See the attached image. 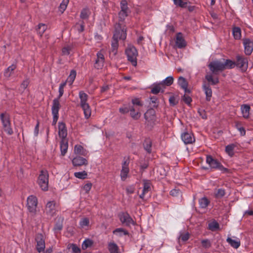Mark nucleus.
Returning <instances> with one entry per match:
<instances>
[{"label":"nucleus","mask_w":253,"mask_h":253,"mask_svg":"<svg viewBox=\"0 0 253 253\" xmlns=\"http://www.w3.org/2000/svg\"><path fill=\"white\" fill-rule=\"evenodd\" d=\"M93 242L89 239H86L83 243L82 248L83 250H86L87 248L92 246Z\"/></svg>","instance_id":"42"},{"label":"nucleus","mask_w":253,"mask_h":253,"mask_svg":"<svg viewBox=\"0 0 253 253\" xmlns=\"http://www.w3.org/2000/svg\"><path fill=\"white\" fill-rule=\"evenodd\" d=\"M104 56L103 54L98 52L97 53V58L95 60L94 67L97 69H101L104 66Z\"/></svg>","instance_id":"17"},{"label":"nucleus","mask_w":253,"mask_h":253,"mask_svg":"<svg viewBox=\"0 0 253 253\" xmlns=\"http://www.w3.org/2000/svg\"><path fill=\"white\" fill-rule=\"evenodd\" d=\"M72 163L75 167H79L83 165L86 166L87 165L88 162L86 159L78 156L73 159Z\"/></svg>","instance_id":"21"},{"label":"nucleus","mask_w":253,"mask_h":253,"mask_svg":"<svg viewBox=\"0 0 253 253\" xmlns=\"http://www.w3.org/2000/svg\"><path fill=\"white\" fill-rule=\"evenodd\" d=\"M178 84L182 88H186L188 87V82L186 80L182 77H179L178 79Z\"/></svg>","instance_id":"38"},{"label":"nucleus","mask_w":253,"mask_h":253,"mask_svg":"<svg viewBox=\"0 0 253 253\" xmlns=\"http://www.w3.org/2000/svg\"><path fill=\"white\" fill-rule=\"evenodd\" d=\"M235 145L234 144H229L226 146L225 151L231 157L234 155V149Z\"/></svg>","instance_id":"45"},{"label":"nucleus","mask_w":253,"mask_h":253,"mask_svg":"<svg viewBox=\"0 0 253 253\" xmlns=\"http://www.w3.org/2000/svg\"><path fill=\"white\" fill-rule=\"evenodd\" d=\"M56 203L55 201H49L47 202L45 207L46 213L50 216H53L56 213Z\"/></svg>","instance_id":"15"},{"label":"nucleus","mask_w":253,"mask_h":253,"mask_svg":"<svg viewBox=\"0 0 253 253\" xmlns=\"http://www.w3.org/2000/svg\"><path fill=\"white\" fill-rule=\"evenodd\" d=\"M60 103L56 99L53 100V104L51 108L52 114L53 115L52 126H55L58 119V112L60 109Z\"/></svg>","instance_id":"10"},{"label":"nucleus","mask_w":253,"mask_h":253,"mask_svg":"<svg viewBox=\"0 0 253 253\" xmlns=\"http://www.w3.org/2000/svg\"><path fill=\"white\" fill-rule=\"evenodd\" d=\"M118 41L119 40L118 39L112 38L111 51L113 53L114 55H116L117 53L119 46Z\"/></svg>","instance_id":"30"},{"label":"nucleus","mask_w":253,"mask_h":253,"mask_svg":"<svg viewBox=\"0 0 253 253\" xmlns=\"http://www.w3.org/2000/svg\"><path fill=\"white\" fill-rule=\"evenodd\" d=\"M61 155L64 156L67 153L68 148V143L67 139H61L60 143Z\"/></svg>","instance_id":"24"},{"label":"nucleus","mask_w":253,"mask_h":253,"mask_svg":"<svg viewBox=\"0 0 253 253\" xmlns=\"http://www.w3.org/2000/svg\"><path fill=\"white\" fill-rule=\"evenodd\" d=\"M63 221L62 220L58 219L54 227L53 230L55 233L59 232L63 228Z\"/></svg>","instance_id":"44"},{"label":"nucleus","mask_w":253,"mask_h":253,"mask_svg":"<svg viewBox=\"0 0 253 253\" xmlns=\"http://www.w3.org/2000/svg\"><path fill=\"white\" fill-rule=\"evenodd\" d=\"M0 119L4 131L9 135L12 134L13 131L11 126L9 115L6 113H1L0 115Z\"/></svg>","instance_id":"5"},{"label":"nucleus","mask_w":253,"mask_h":253,"mask_svg":"<svg viewBox=\"0 0 253 253\" xmlns=\"http://www.w3.org/2000/svg\"><path fill=\"white\" fill-rule=\"evenodd\" d=\"M92 185L91 182H88L83 186L82 189L85 191V193H88L91 189Z\"/></svg>","instance_id":"61"},{"label":"nucleus","mask_w":253,"mask_h":253,"mask_svg":"<svg viewBox=\"0 0 253 253\" xmlns=\"http://www.w3.org/2000/svg\"><path fill=\"white\" fill-rule=\"evenodd\" d=\"M89 224V220L87 217L82 218L80 221V225L81 227L84 228V227H88Z\"/></svg>","instance_id":"52"},{"label":"nucleus","mask_w":253,"mask_h":253,"mask_svg":"<svg viewBox=\"0 0 253 253\" xmlns=\"http://www.w3.org/2000/svg\"><path fill=\"white\" fill-rule=\"evenodd\" d=\"M129 171V169L128 168H125L124 167H122L121 171V178L123 181H125L127 177V174Z\"/></svg>","instance_id":"36"},{"label":"nucleus","mask_w":253,"mask_h":253,"mask_svg":"<svg viewBox=\"0 0 253 253\" xmlns=\"http://www.w3.org/2000/svg\"><path fill=\"white\" fill-rule=\"evenodd\" d=\"M225 195V190L222 188L218 189L215 193V197L216 198H222Z\"/></svg>","instance_id":"54"},{"label":"nucleus","mask_w":253,"mask_h":253,"mask_svg":"<svg viewBox=\"0 0 253 253\" xmlns=\"http://www.w3.org/2000/svg\"><path fill=\"white\" fill-rule=\"evenodd\" d=\"M236 66L239 68L242 71L245 72L248 67V60L243 56L238 55L236 56Z\"/></svg>","instance_id":"8"},{"label":"nucleus","mask_w":253,"mask_h":253,"mask_svg":"<svg viewBox=\"0 0 253 253\" xmlns=\"http://www.w3.org/2000/svg\"><path fill=\"white\" fill-rule=\"evenodd\" d=\"M210 70L214 74L218 71H222L224 70L223 63L219 61H214L211 62L208 65Z\"/></svg>","instance_id":"11"},{"label":"nucleus","mask_w":253,"mask_h":253,"mask_svg":"<svg viewBox=\"0 0 253 253\" xmlns=\"http://www.w3.org/2000/svg\"><path fill=\"white\" fill-rule=\"evenodd\" d=\"M58 135L61 139H66L67 129L65 123L63 122L58 123Z\"/></svg>","instance_id":"16"},{"label":"nucleus","mask_w":253,"mask_h":253,"mask_svg":"<svg viewBox=\"0 0 253 253\" xmlns=\"http://www.w3.org/2000/svg\"><path fill=\"white\" fill-rule=\"evenodd\" d=\"M181 137L185 144H192L195 141L193 134L188 132H185L181 134Z\"/></svg>","instance_id":"19"},{"label":"nucleus","mask_w":253,"mask_h":253,"mask_svg":"<svg viewBox=\"0 0 253 253\" xmlns=\"http://www.w3.org/2000/svg\"><path fill=\"white\" fill-rule=\"evenodd\" d=\"M161 85V84H160V83L159 84L154 85L151 89V92L153 94H157L161 91L162 92H163L164 91V90L163 89H161V88L160 86Z\"/></svg>","instance_id":"47"},{"label":"nucleus","mask_w":253,"mask_h":253,"mask_svg":"<svg viewBox=\"0 0 253 253\" xmlns=\"http://www.w3.org/2000/svg\"><path fill=\"white\" fill-rule=\"evenodd\" d=\"M202 246L206 249L210 248L211 247V243L209 239L203 240L201 241Z\"/></svg>","instance_id":"60"},{"label":"nucleus","mask_w":253,"mask_h":253,"mask_svg":"<svg viewBox=\"0 0 253 253\" xmlns=\"http://www.w3.org/2000/svg\"><path fill=\"white\" fill-rule=\"evenodd\" d=\"M145 120L150 124L154 123L156 120V112L153 108L148 109L144 114Z\"/></svg>","instance_id":"13"},{"label":"nucleus","mask_w":253,"mask_h":253,"mask_svg":"<svg viewBox=\"0 0 253 253\" xmlns=\"http://www.w3.org/2000/svg\"><path fill=\"white\" fill-rule=\"evenodd\" d=\"M68 248L72 249V253H81V252L80 248L75 244H69Z\"/></svg>","instance_id":"51"},{"label":"nucleus","mask_w":253,"mask_h":253,"mask_svg":"<svg viewBox=\"0 0 253 253\" xmlns=\"http://www.w3.org/2000/svg\"><path fill=\"white\" fill-rule=\"evenodd\" d=\"M79 97L80 105L84 111V117L86 119H88L91 116V111L89 104L86 102L88 95L85 93L81 91L79 93Z\"/></svg>","instance_id":"2"},{"label":"nucleus","mask_w":253,"mask_h":253,"mask_svg":"<svg viewBox=\"0 0 253 253\" xmlns=\"http://www.w3.org/2000/svg\"><path fill=\"white\" fill-rule=\"evenodd\" d=\"M202 88L206 95V100L207 101H210L211 99V97L212 96V90L210 86V84H208L206 82H204V83L202 85Z\"/></svg>","instance_id":"20"},{"label":"nucleus","mask_w":253,"mask_h":253,"mask_svg":"<svg viewBox=\"0 0 253 253\" xmlns=\"http://www.w3.org/2000/svg\"><path fill=\"white\" fill-rule=\"evenodd\" d=\"M175 44L179 48H182L186 46V42L183 38L182 33L179 32L176 34Z\"/></svg>","instance_id":"18"},{"label":"nucleus","mask_w":253,"mask_h":253,"mask_svg":"<svg viewBox=\"0 0 253 253\" xmlns=\"http://www.w3.org/2000/svg\"><path fill=\"white\" fill-rule=\"evenodd\" d=\"M224 69H232L236 66L235 61H233L230 59H226L225 62L223 63Z\"/></svg>","instance_id":"39"},{"label":"nucleus","mask_w":253,"mask_h":253,"mask_svg":"<svg viewBox=\"0 0 253 253\" xmlns=\"http://www.w3.org/2000/svg\"><path fill=\"white\" fill-rule=\"evenodd\" d=\"M173 2L177 6L182 8L187 7L188 4V2L186 0H173Z\"/></svg>","instance_id":"41"},{"label":"nucleus","mask_w":253,"mask_h":253,"mask_svg":"<svg viewBox=\"0 0 253 253\" xmlns=\"http://www.w3.org/2000/svg\"><path fill=\"white\" fill-rule=\"evenodd\" d=\"M35 241L37 243L36 249L39 253H44L45 249V241L43 235L38 233L35 237Z\"/></svg>","instance_id":"9"},{"label":"nucleus","mask_w":253,"mask_h":253,"mask_svg":"<svg viewBox=\"0 0 253 253\" xmlns=\"http://www.w3.org/2000/svg\"><path fill=\"white\" fill-rule=\"evenodd\" d=\"M72 49V46L68 45L64 47L62 49V54L64 55H68L70 54V51Z\"/></svg>","instance_id":"58"},{"label":"nucleus","mask_w":253,"mask_h":253,"mask_svg":"<svg viewBox=\"0 0 253 253\" xmlns=\"http://www.w3.org/2000/svg\"><path fill=\"white\" fill-rule=\"evenodd\" d=\"M119 19L115 25V31L113 39L125 40L126 37V28L124 17H118Z\"/></svg>","instance_id":"1"},{"label":"nucleus","mask_w":253,"mask_h":253,"mask_svg":"<svg viewBox=\"0 0 253 253\" xmlns=\"http://www.w3.org/2000/svg\"><path fill=\"white\" fill-rule=\"evenodd\" d=\"M16 68V65L12 64L7 68L4 72V76L6 78H9L12 75L14 70Z\"/></svg>","instance_id":"31"},{"label":"nucleus","mask_w":253,"mask_h":253,"mask_svg":"<svg viewBox=\"0 0 253 253\" xmlns=\"http://www.w3.org/2000/svg\"><path fill=\"white\" fill-rule=\"evenodd\" d=\"M151 183L149 180H143V188L142 193L139 195V197L144 199L145 195L151 190Z\"/></svg>","instance_id":"22"},{"label":"nucleus","mask_w":253,"mask_h":253,"mask_svg":"<svg viewBox=\"0 0 253 253\" xmlns=\"http://www.w3.org/2000/svg\"><path fill=\"white\" fill-rule=\"evenodd\" d=\"M113 234L118 235L119 236H122L123 235H128V231L122 228L116 229L113 231Z\"/></svg>","instance_id":"43"},{"label":"nucleus","mask_w":253,"mask_h":253,"mask_svg":"<svg viewBox=\"0 0 253 253\" xmlns=\"http://www.w3.org/2000/svg\"><path fill=\"white\" fill-rule=\"evenodd\" d=\"M84 22L83 20L79 21L75 25V28L80 33L84 31Z\"/></svg>","instance_id":"49"},{"label":"nucleus","mask_w":253,"mask_h":253,"mask_svg":"<svg viewBox=\"0 0 253 253\" xmlns=\"http://www.w3.org/2000/svg\"><path fill=\"white\" fill-rule=\"evenodd\" d=\"M74 175L78 178L84 179L86 178L87 173L85 171H83L81 172H75Z\"/></svg>","instance_id":"48"},{"label":"nucleus","mask_w":253,"mask_h":253,"mask_svg":"<svg viewBox=\"0 0 253 253\" xmlns=\"http://www.w3.org/2000/svg\"><path fill=\"white\" fill-rule=\"evenodd\" d=\"M173 80L174 79L172 76H169L162 81L160 83V84H161L162 85H164L166 86H170L173 84Z\"/></svg>","instance_id":"37"},{"label":"nucleus","mask_w":253,"mask_h":253,"mask_svg":"<svg viewBox=\"0 0 253 253\" xmlns=\"http://www.w3.org/2000/svg\"><path fill=\"white\" fill-rule=\"evenodd\" d=\"M226 241L230 245L235 249L238 248L241 244L240 241L239 239L233 240L230 237H228L226 239Z\"/></svg>","instance_id":"29"},{"label":"nucleus","mask_w":253,"mask_h":253,"mask_svg":"<svg viewBox=\"0 0 253 253\" xmlns=\"http://www.w3.org/2000/svg\"><path fill=\"white\" fill-rule=\"evenodd\" d=\"M250 106L248 104H243L241 106L243 117L245 119L249 118L250 116Z\"/></svg>","instance_id":"26"},{"label":"nucleus","mask_w":253,"mask_h":253,"mask_svg":"<svg viewBox=\"0 0 253 253\" xmlns=\"http://www.w3.org/2000/svg\"><path fill=\"white\" fill-rule=\"evenodd\" d=\"M189 237H190V234L188 232H186L185 233H181L178 238V242L180 243V239L183 242H186L189 239Z\"/></svg>","instance_id":"53"},{"label":"nucleus","mask_w":253,"mask_h":253,"mask_svg":"<svg viewBox=\"0 0 253 253\" xmlns=\"http://www.w3.org/2000/svg\"><path fill=\"white\" fill-rule=\"evenodd\" d=\"M206 162L211 169H218L223 173L229 172V170L228 169L224 168L221 163L217 159H214L211 155L207 156Z\"/></svg>","instance_id":"3"},{"label":"nucleus","mask_w":253,"mask_h":253,"mask_svg":"<svg viewBox=\"0 0 253 253\" xmlns=\"http://www.w3.org/2000/svg\"><path fill=\"white\" fill-rule=\"evenodd\" d=\"M210 203V201L206 197H203L199 200L200 206L201 208L203 209L206 208Z\"/></svg>","instance_id":"40"},{"label":"nucleus","mask_w":253,"mask_h":253,"mask_svg":"<svg viewBox=\"0 0 253 253\" xmlns=\"http://www.w3.org/2000/svg\"><path fill=\"white\" fill-rule=\"evenodd\" d=\"M120 220L121 222L126 226L134 224V221L129 214L127 212H122L119 215Z\"/></svg>","instance_id":"12"},{"label":"nucleus","mask_w":253,"mask_h":253,"mask_svg":"<svg viewBox=\"0 0 253 253\" xmlns=\"http://www.w3.org/2000/svg\"><path fill=\"white\" fill-rule=\"evenodd\" d=\"M169 102L170 106H174L178 103V100L176 99V97L172 95L169 97Z\"/></svg>","instance_id":"57"},{"label":"nucleus","mask_w":253,"mask_h":253,"mask_svg":"<svg viewBox=\"0 0 253 253\" xmlns=\"http://www.w3.org/2000/svg\"><path fill=\"white\" fill-rule=\"evenodd\" d=\"M76 76V72L74 70H71L69 76H68L67 80L65 81L67 83H69L70 85H71L74 82Z\"/></svg>","instance_id":"34"},{"label":"nucleus","mask_w":253,"mask_h":253,"mask_svg":"<svg viewBox=\"0 0 253 253\" xmlns=\"http://www.w3.org/2000/svg\"><path fill=\"white\" fill-rule=\"evenodd\" d=\"M243 41L245 54L247 55H251L253 51V41L249 39H244Z\"/></svg>","instance_id":"14"},{"label":"nucleus","mask_w":253,"mask_h":253,"mask_svg":"<svg viewBox=\"0 0 253 253\" xmlns=\"http://www.w3.org/2000/svg\"><path fill=\"white\" fill-rule=\"evenodd\" d=\"M69 0H62V2L60 3V6L59 7V10L61 13H63L65 11L68 4L69 3Z\"/></svg>","instance_id":"50"},{"label":"nucleus","mask_w":253,"mask_h":253,"mask_svg":"<svg viewBox=\"0 0 253 253\" xmlns=\"http://www.w3.org/2000/svg\"><path fill=\"white\" fill-rule=\"evenodd\" d=\"M135 187L133 185H130L126 187V191L127 194H131L134 192Z\"/></svg>","instance_id":"64"},{"label":"nucleus","mask_w":253,"mask_h":253,"mask_svg":"<svg viewBox=\"0 0 253 253\" xmlns=\"http://www.w3.org/2000/svg\"><path fill=\"white\" fill-rule=\"evenodd\" d=\"M29 79H26L23 81V82L21 83L20 85V89L23 91L24 90H25L27 86H28L29 84Z\"/></svg>","instance_id":"59"},{"label":"nucleus","mask_w":253,"mask_h":253,"mask_svg":"<svg viewBox=\"0 0 253 253\" xmlns=\"http://www.w3.org/2000/svg\"><path fill=\"white\" fill-rule=\"evenodd\" d=\"M84 147L80 145H76L74 147V152L75 154H80Z\"/></svg>","instance_id":"63"},{"label":"nucleus","mask_w":253,"mask_h":253,"mask_svg":"<svg viewBox=\"0 0 253 253\" xmlns=\"http://www.w3.org/2000/svg\"><path fill=\"white\" fill-rule=\"evenodd\" d=\"M27 202V206L29 211L35 215L36 213V208L38 204L37 197L35 196L31 195L28 197Z\"/></svg>","instance_id":"7"},{"label":"nucleus","mask_w":253,"mask_h":253,"mask_svg":"<svg viewBox=\"0 0 253 253\" xmlns=\"http://www.w3.org/2000/svg\"><path fill=\"white\" fill-rule=\"evenodd\" d=\"M38 183L41 188L44 191L48 188V173L46 170H42L39 176Z\"/></svg>","instance_id":"4"},{"label":"nucleus","mask_w":253,"mask_h":253,"mask_svg":"<svg viewBox=\"0 0 253 253\" xmlns=\"http://www.w3.org/2000/svg\"><path fill=\"white\" fill-rule=\"evenodd\" d=\"M205 79L208 82V84H209L210 85H216L219 83L218 78H213L211 74L206 75Z\"/></svg>","instance_id":"28"},{"label":"nucleus","mask_w":253,"mask_h":253,"mask_svg":"<svg viewBox=\"0 0 253 253\" xmlns=\"http://www.w3.org/2000/svg\"><path fill=\"white\" fill-rule=\"evenodd\" d=\"M152 143L150 138L145 139L143 143V147L147 153L150 154L152 152Z\"/></svg>","instance_id":"27"},{"label":"nucleus","mask_w":253,"mask_h":253,"mask_svg":"<svg viewBox=\"0 0 253 253\" xmlns=\"http://www.w3.org/2000/svg\"><path fill=\"white\" fill-rule=\"evenodd\" d=\"M233 35L236 40H239L241 38V31L239 27H235L233 28Z\"/></svg>","instance_id":"35"},{"label":"nucleus","mask_w":253,"mask_h":253,"mask_svg":"<svg viewBox=\"0 0 253 253\" xmlns=\"http://www.w3.org/2000/svg\"><path fill=\"white\" fill-rule=\"evenodd\" d=\"M120 4L122 15H125V16H128V14L129 13V9L127 7V2L126 0H122L121 1Z\"/></svg>","instance_id":"25"},{"label":"nucleus","mask_w":253,"mask_h":253,"mask_svg":"<svg viewBox=\"0 0 253 253\" xmlns=\"http://www.w3.org/2000/svg\"><path fill=\"white\" fill-rule=\"evenodd\" d=\"M208 228L212 231H215L219 229V225L215 220H213L209 224Z\"/></svg>","instance_id":"32"},{"label":"nucleus","mask_w":253,"mask_h":253,"mask_svg":"<svg viewBox=\"0 0 253 253\" xmlns=\"http://www.w3.org/2000/svg\"><path fill=\"white\" fill-rule=\"evenodd\" d=\"M182 100L188 106H191L192 99L191 97L186 94H184L182 98Z\"/></svg>","instance_id":"55"},{"label":"nucleus","mask_w":253,"mask_h":253,"mask_svg":"<svg viewBox=\"0 0 253 253\" xmlns=\"http://www.w3.org/2000/svg\"><path fill=\"white\" fill-rule=\"evenodd\" d=\"M108 250L110 253H119V247L115 243H110L109 244Z\"/></svg>","instance_id":"33"},{"label":"nucleus","mask_w":253,"mask_h":253,"mask_svg":"<svg viewBox=\"0 0 253 253\" xmlns=\"http://www.w3.org/2000/svg\"><path fill=\"white\" fill-rule=\"evenodd\" d=\"M130 115L135 120H137L141 117V113L139 111V109H137L134 106L130 107Z\"/></svg>","instance_id":"23"},{"label":"nucleus","mask_w":253,"mask_h":253,"mask_svg":"<svg viewBox=\"0 0 253 253\" xmlns=\"http://www.w3.org/2000/svg\"><path fill=\"white\" fill-rule=\"evenodd\" d=\"M126 54L127 60L131 63L133 66H136L137 65L136 57L137 56V51L136 48L134 46L127 48L126 50Z\"/></svg>","instance_id":"6"},{"label":"nucleus","mask_w":253,"mask_h":253,"mask_svg":"<svg viewBox=\"0 0 253 253\" xmlns=\"http://www.w3.org/2000/svg\"><path fill=\"white\" fill-rule=\"evenodd\" d=\"M66 84V82L61 83L59 87V95L57 98H55L54 99H56L58 100V103H59V99L62 96L64 93V88Z\"/></svg>","instance_id":"46"},{"label":"nucleus","mask_w":253,"mask_h":253,"mask_svg":"<svg viewBox=\"0 0 253 253\" xmlns=\"http://www.w3.org/2000/svg\"><path fill=\"white\" fill-rule=\"evenodd\" d=\"M150 103L154 104L153 105V108H157L159 103L157 97L156 96H152L150 97Z\"/></svg>","instance_id":"62"},{"label":"nucleus","mask_w":253,"mask_h":253,"mask_svg":"<svg viewBox=\"0 0 253 253\" xmlns=\"http://www.w3.org/2000/svg\"><path fill=\"white\" fill-rule=\"evenodd\" d=\"M47 26L44 24L40 23L38 25V32L42 36L46 30Z\"/></svg>","instance_id":"56"}]
</instances>
